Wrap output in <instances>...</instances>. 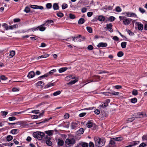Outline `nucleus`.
<instances>
[{
  "mask_svg": "<svg viewBox=\"0 0 147 147\" xmlns=\"http://www.w3.org/2000/svg\"><path fill=\"white\" fill-rule=\"evenodd\" d=\"M111 140L109 144L106 146V147H116V144L115 141H120L123 139L122 137H118L113 138Z\"/></svg>",
  "mask_w": 147,
  "mask_h": 147,
  "instance_id": "1",
  "label": "nucleus"
},
{
  "mask_svg": "<svg viewBox=\"0 0 147 147\" xmlns=\"http://www.w3.org/2000/svg\"><path fill=\"white\" fill-rule=\"evenodd\" d=\"M133 116H134V117L128 119V120H127V123L133 121L135 119V117L136 118H141L147 117V115L144 113L139 112L137 114H134L133 115Z\"/></svg>",
  "mask_w": 147,
  "mask_h": 147,
  "instance_id": "2",
  "label": "nucleus"
},
{
  "mask_svg": "<svg viewBox=\"0 0 147 147\" xmlns=\"http://www.w3.org/2000/svg\"><path fill=\"white\" fill-rule=\"evenodd\" d=\"M95 145L98 147H101L103 146L105 142V140L103 138L95 139Z\"/></svg>",
  "mask_w": 147,
  "mask_h": 147,
  "instance_id": "3",
  "label": "nucleus"
},
{
  "mask_svg": "<svg viewBox=\"0 0 147 147\" xmlns=\"http://www.w3.org/2000/svg\"><path fill=\"white\" fill-rule=\"evenodd\" d=\"M33 136L34 138L41 140L45 136V134L40 131H36L33 133Z\"/></svg>",
  "mask_w": 147,
  "mask_h": 147,
  "instance_id": "4",
  "label": "nucleus"
},
{
  "mask_svg": "<svg viewBox=\"0 0 147 147\" xmlns=\"http://www.w3.org/2000/svg\"><path fill=\"white\" fill-rule=\"evenodd\" d=\"M65 144L68 146H70L76 143L75 139L73 138H67L65 141Z\"/></svg>",
  "mask_w": 147,
  "mask_h": 147,
  "instance_id": "5",
  "label": "nucleus"
},
{
  "mask_svg": "<svg viewBox=\"0 0 147 147\" xmlns=\"http://www.w3.org/2000/svg\"><path fill=\"white\" fill-rule=\"evenodd\" d=\"M132 21V19L125 18L123 21V23L124 25H128Z\"/></svg>",
  "mask_w": 147,
  "mask_h": 147,
  "instance_id": "6",
  "label": "nucleus"
},
{
  "mask_svg": "<svg viewBox=\"0 0 147 147\" xmlns=\"http://www.w3.org/2000/svg\"><path fill=\"white\" fill-rule=\"evenodd\" d=\"M112 24L110 23L106 25V27H105V28L106 29V30H108L110 32H113V30L112 28Z\"/></svg>",
  "mask_w": 147,
  "mask_h": 147,
  "instance_id": "7",
  "label": "nucleus"
},
{
  "mask_svg": "<svg viewBox=\"0 0 147 147\" xmlns=\"http://www.w3.org/2000/svg\"><path fill=\"white\" fill-rule=\"evenodd\" d=\"M127 16L129 17H137V16L135 13L130 12H128L126 13Z\"/></svg>",
  "mask_w": 147,
  "mask_h": 147,
  "instance_id": "8",
  "label": "nucleus"
},
{
  "mask_svg": "<svg viewBox=\"0 0 147 147\" xmlns=\"http://www.w3.org/2000/svg\"><path fill=\"white\" fill-rule=\"evenodd\" d=\"M79 37H81L80 35H78V36L75 37H71V38H72V40L75 42H80V40L79 39L80 38Z\"/></svg>",
  "mask_w": 147,
  "mask_h": 147,
  "instance_id": "9",
  "label": "nucleus"
},
{
  "mask_svg": "<svg viewBox=\"0 0 147 147\" xmlns=\"http://www.w3.org/2000/svg\"><path fill=\"white\" fill-rule=\"evenodd\" d=\"M139 143V141L137 142L136 141L132 142H130V144L127 146H126L125 147H132L134 146H135L138 144Z\"/></svg>",
  "mask_w": 147,
  "mask_h": 147,
  "instance_id": "10",
  "label": "nucleus"
},
{
  "mask_svg": "<svg viewBox=\"0 0 147 147\" xmlns=\"http://www.w3.org/2000/svg\"><path fill=\"white\" fill-rule=\"evenodd\" d=\"M107 44L106 43H104L101 42L99 43L97 45V47H106L107 46Z\"/></svg>",
  "mask_w": 147,
  "mask_h": 147,
  "instance_id": "11",
  "label": "nucleus"
},
{
  "mask_svg": "<svg viewBox=\"0 0 147 147\" xmlns=\"http://www.w3.org/2000/svg\"><path fill=\"white\" fill-rule=\"evenodd\" d=\"M53 22V21L52 20H48L43 24L45 26H49L51 23Z\"/></svg>",
  "mask_w": 147,
  "mask_h": 147,
  "instance_id": "12",
  "label": "nucleus"
},
{
  "mask_svg": "<svg viewBox=\"0 0 147 147\" xmlns=\"http://www.w3.org/2000/svg\"><path fill=\"white\" fill-rule=\"evenodd\" d=\"M35 74L34 71H32L30 72L28 75L27 77L29 78H33L35 76Z\"/></svg>",
  "mask_w": 147,
  "mask_h": 147,
  "instance_id": "13",
  "label": "nucleus"
},
{
  "mask_svg": "<svg viewBox=\"0 0 147 147\" xmlns=\"http://www.w3.org/2000/svg\"><path fill=\"white\" fill-rule=\"evenodd\" d=\"M64 141L62 139H58L57 140V145L58 146H62L64 144Z\"/></svg>",
  "mask_w": 147,
  "mask_h": 147,
  "instance_id": "14",
  "label": "nucleus"
},
{
  "mask_svg": "<svg viewBox=\"0 0 147 147\" xmlns=\"http://www.w3.org/2000/svg\"><path fill=\"white\" fill-rule=\"evenodd\" d=\"M137 24L138 28V29L140 30H142L143 29V25L142 24H139L138 23H136Z\"/></svg>",
  "mask_w": 147,
  "mask_h": 147,
  "instance_id": "15",
  "label": "nucleus"
},
{
  "mask_svg": "<svg viewBox=\"0 0 147 147\" xmlns=\"http://www.w3.org/2000/svg\"><path fill=\"white\" fill-rule=\"evenodd\" d=\"M78 126V123L76 122H73L71 123V127L72 129H74Z\"/></svg>",
  "mask_w": 147,
  "mask_h": 147,
  "instance_id": "16",
  "label": "nucleus"
},
{
  "mask_svg": "<svg viewBox=\"0 0 147 147\" xmlns=\"http://www.w3.org/2000/svg\"><path fill=\"white\" fill-rule=\"evenodd\" d=\"M18 26L17 24H15L13 26H8V30L9 29L12 30L18 28Z\"/></svg>",
  "mask_w": 147,
  "mask_h": 147,
  "instance_id": "17",
  "label": "nucleus"
},
{
  "mask_svg": "<svg viewBox=\"0 0 147 147\" xmlns=\"http://www.w3.org/2000/svg\"><path fill=\"white\" fill-rule=\"evenodd\" d=\"M68 68L67 67H63L60 68L59 70V73H61L64 72L67 70Z\"/></svg>",
  "mask_w": 147,
  "mask_h": 147,
  "instance_id": "18",
  "label": "nucleus"
},
{
  "mask_svg": "<svg viewBox=\"0 0 147 147\" xmlns=\"http://www.w3.org/2000/svg\"><path fill=\"white\" fill-rule=\"evenodd\" d=\"M98 17V20L100 21H103L105 20V17L102 16H99Z\"/></svg>",
  "mask_w": 147,
  "mask_h": 147,
  "instance_id": "19",
  "label": "nucleus"
},
{
  "mask_svg": "<svg viewBox=\"0 0 147 147\" xmlns=\"http://www.w3.org/2000/svg\"><path fill=\"white\" fill-rule=\"evenodd\" d=\"M53 130H48L45 131V133L49 136H52L53 135Z\"/></svg>",
  "mask_w": 147,
  "mask_h": 147,
  "instance_id": "20",
  "label": "nucleus"
},
{
  "mask_svg": "<svg viewBox=\"0 0 147 147\" xmlns=\"http://www.w3.org/2000/svg\"><path fill=\"white\" fill-rule=\"evenodd\" d=\"M53 8L55 10H57L59 9V7L58 3H54L53 5Z\"/></svg>",
  "mask_w": 147,
  "mask_h": 147,
  "instance_id": "21",
  "label": "nucleus"
},
{
  "mask_svg": "<svg viewBox=\"0 0 147 147\" xmlns=\"http://www.w3.org/2000/svg\"><path fill=\"white\" fill-rule=\"evenodd\" d=\"M39 26V28L38 29L40 31H44L46 29V28H45V26L43 24H42V25H40V26Z\"/></svg>",
  "mask_w": 147,
  "mask_h": 147,
  "instance_id": "22",
  "label": "nucleus"
},
{
  "mask_svg": "<svg viewBox=\"0 0 147 147\" xmlns=\"http://www.w3.org/2000/svg\"><path fill=\"white\" fill-rule=\"evenodd\" d=\"M8 124L9 125H16V126H17V127H20L21 126V125L20 124V123H10L8 122Z\"/></svg>",
  "mask_w": 147,
  "mask_h": 147,
  "instance_id": "23",
  "label": "nucleus"
},
{
  "mask_svg": "<svg viewBox=\"0 0 147 147\" xmlns=\"http://www.w3.org/2000/svg\"><path fill=\"white\" fill-rule=\"evenodd\" d=\"M49 55L47 54H45L40 56L38 57V59H40L42 58H46L49 57Z\"/></svg>",
  "mask_w": 147,
  "mask_h": 147,
  "instance_id": "24",
  "label": "nucleus"
},
{
  "mask_svg": "<svg viewBox=\"0 0 147 147\" xmlns=\"http://www.w3.org/2000/svg\"><path fill=\"white\" fill-rule=\"evenodd\" d=\"M49 55L47 54H45L40 56L38 57V59H40L42 58H46L49 57Z\"/></svg>",
  "mask_w": 147,
  "mask_h": 147,
  "instance_id": "25",
  "label": "nucleus"
},
{
  "mask_svg": "<svg viewBox=\"0 0 147 147\" xmlns=\"http://www.w3.org/2000/svg\"><path fill=\"white\" fill-rule=\"evenodd\" d=\"M36 85L37 86H41L42 87H43L44 86V83L42 81L38 82L36 83Z\"/></svg>",
  "mask_w": 147,
  "mask_h": 147,
  "instance_id": "26",
  "label": "nucleus"
},
{
  "mask_svg": "<svg viewBox=\"0 0 147 147\" xmlns=\"http://www.w3.org/2000/svg\"><path fill=\"white\" fill-rule=\"evenodd\" d=\"M85 21V20L84 18H81L79 20L78 23L80 24H82L84 23Z\"/></svg>",
  "mask_w": 147,
  "mask_h": 147,
  "instance_id": "27",
  "label": "nucleus"
},
{
  "mask_svg": "<svg viewBox=\"0 0 147 147\" xmlns=\"http://www.w3.org/2000/svg\"><path fill=\"white\" fill-rule=\"evenodd\" d=\"M50 140V139L46 140V143L49 146H51L52 144V143Z\"/></svg>",
  "mask_w": 147,
  "mask_h": 147,
  "instance_id": "28",
  "label": "nucleus"
},
{
  "mask_svg": "<svg viewBox=\"0 0 147 147\" xmlns=\"http://www.w3.org/2000/svg\"><path fill=\"white\" fill-rule=\"evenodd\" d=\"M78 80L77 79H75V80H74L73 81H71L70 82L67 83V84H71L72 85L74 84L76 82H77L78 81Z\"/></svg>",
  "mask_w": 147,
  "mask_h": 147,
  "instance_id": "29",
  "label": "nucleus"
},
{
  "mask_svg": "<svg viewBox=\"0 0 147 147\" xmlns=\"http://www.w3.org/2000/svg\"><path fill=\"white\" fill-rule=\"evenodd\" d=\"M75 77L72 76H67L65 78V80H68L71 79H75Z\"/></svg>",
  "mask_w": 147,
  "mask_h": 147,
  "instance_id": "30",
  "label": "nucleus"
},
{
  "mask_svg": "<svg viewBox=\"0 0 147 147\" xmlns=\"http://www.w3.org/2000/svg\"><path fill=\"white\" fill-rule=\"evenodd\" d=\"M127 42H122L121 43V46L122 48H126Z\"/></svg>",
  "mask_w": 147,
  "mask_h": 147,
  "instance_id": "31",
  "label": "nucleus"
},
{
  "mask_svg": "<svg viewBox=\"0 0 147 147\" xmlns=\"http://www.w3.org/2000/svg\"><path fill=\"white\" fill-rule=\"evenodd\" d=\"M57 71L56 70V69H53L52 70L50 71L47 74H48V76L49 75H52L53 74V73L54 72H56Z\"/></svg>",
  "mask_w": 147,
  "mask_h": 147,
  "instance_id": "32",
  "label": "nucleus"
},
{
  "mask_svg": "<svg viewBox=\"0 0 147 147\" xmlns=\"http://www.w3.org/2000/svg\"><path fill=\"white\" fill-rule=\"evenodd\" d=\"M13 137L11 135H8L7 136L6 138L7 140L8 141H10L13 139Z\"/></svg>",
  "mask_w": 147,
  "mask_h": 147,
  "instance_id": "33",
  "label": "nucleus"
},
{
  "mask_svg": "<svg viewBox=\"0 0 147 147\" xmlns=\"http://www.w3.org/2000/svg\"><path fill=\"white\" fill-rule=\"evenodd\" d=\"M131 102L133 103H136L137 101V99L136 98H134L130 99Z\"/></svg>",
  "mask_w": 147,
  "mask_h": 147,
  "instance_id": "34",
  "label": "nucleus"
},
{
  "mask_svg": "<svg viewBox=\"0 0 147 147\" xmlns=\"http://www.w3.org/2000/svg\"><path fill=\"white\" fill-rule=\"evenodd\" d=\"M11 132L13 134H15L18 133V129H14L11 130Z\"/></svg>",
  "mask_w": 147,
  "mask_h": 147,
  "instance_id": "35",
  "label": "nucleus"
},
{
  "mask_svg": "<svg viewBox=\"0 0 147 147\" xmlns=\"http://www.w3.org/2000/svg\"><path fill=\"white\" fill-rule=\"evenodd\" d=\"M84 131V129L83 128H81L78 131V134H82Z\"/></svg>",
  "mask_w": 147,
  "mask_h": 147,
  "instance_id": "36",
  "label": "nucleus"
},
{
  "mask_svg": "<svg viewBox=\"0 0 147 147\" xmlns=\"http://www.w3.org/2000/svg\"><path fill=\"white\" fill-rule=\"evenodd\" d=\"M86 125L88 128H90L92 126V124L90 121H88Z\"/></svg>",
  "mask_w": 147,
  "mask_h": 147,
  "instance_id": "37",
  "label": "nucleus"
},
{
  "mask_svg": "<svg viewBox=\"0 0 147 147\" xmlns=\"http://www.w3.org/2000/svg\"><path fill=\"white\" fill-rule=\"evenodd\" d=\"M15 54V51H12L10 52L9 56L11 57H13Z\"/></svg>",
  "mask_w": 147,
  "mask_h": 147,
  "instance_id": "38",
  "label": "nucleus"
},
{
  "mask_svg": "<svg viewBox=\"0 0 147 147\" xmlns=\"http://www.w3.org/2000/svg\"><path fill=\"white\" fill-rule=\"evenodd\" d=\"M132 94L135 96L137 95L138 94V92L137 90H134L132 92Z\"/></svg>",
  "mask_w": 147,
  "mask_h": 147,
  "instance_id": "39",
  "label": "nucleus"
},
{
  "mask_svg": "<svg viewBox=\"0 0 147 147\" xmlns=\"http://www.w3.org/2000/svg\"><path fill=\"white\" fill-rule=\"evenodd\" d=\"M127 31V33L129 34V35L131 36H133L134 35V34L130 30H126Z\"/></svg>",
  "mask_w": 147,
  "mask_h": 147,
  "instance_id": "40",
  "label": "nucleus"
},
{
  "mask_svg": "<svg viewBox=\"0 0 147 147\" xmlns=\"http://www.w3.org/2000/svg\"><path fill=\"white\" fill-rule=\"evenodd\" d=\"M123 55V53L122 51H119L117 53V55L119 57H121Z\"/></svg>",
  "mask_w": 147,
  "mask_h": 147,
  "instance_id": "41",
  "label": "nucleus"
},
{
  "mask_svg": "<svg viewBox=\"0 0 147 147\" xmlns=\"http://www.w3.org/2000/svg\"><path fill=\"white\" fill-rule=\"evenodd\" d=\"M61 91H57L55 92H54L53 95L54 96H57L60 93H61Z\"/></svg>",
  "mask_w": 147,
  "mask_h": 147,
  "instance_id": "42",
  "label": "nucleus"
},
{
  "mask_svg": "<svg viewBox=\"0 0 147 147\" xmlns=\"http://www.w3.org/2000/svg\"><path fill=\"white\" fill-rule=\"evenodd\" d=\"M52 4L51 3H47L46 5V7L48 9H50L52 7Z\"/></svg>",
  "mask_w": 147,
  "mask_h": 147,
  "instance_id": "43",
  "label": "nucleus"
},
{
  "mask_svg": "<svg viewBox=\"0 0 147 147\" xmlns=\"http://www.w3.org/2000/svg\"><path fill=\"white\" fill-rule=\"evenodd\" d=\"M57 15L58 17L60 18L64 16L63 13L61 12L57 13Z\"/></svg>",
  "mask_w": 147,
  "mask_h": 147,
  "instance_id": "44",
  "label": "nucleus"
},
{
  "mask_svg": "<svg viewBox=\"0 0 147 147\" xmlns=\"http://www.w3.org/2000/svg\"><path fill=\"white\" fill-rule=\"evenodd\" d=\"M30 9L29 7H25L24 11L26 13H28L30 12Z\"/></svg>",
  "mask_w": 147,
  "mask_h": 147,
  "instance_id": "45",
  "label": "nucleus"
},
{
  "mask_svg": "<svg viewBox=\"0 0 147 147\" xmlns=\"http://www.w3.org/2000/svg\"><path fill=\"white\" fill-rule=\"evenodd\" d=\"M107 106V105L105 104L104 102H102L101 105H100V107L103 108H105Z\"/></svg>",
  "mask_w": 147,
  "mask_h": 147,
  "instance_id": "46",
  "label": "nucleus"
},
{
  "mask_svg": "<svg viewBox=\"0 0 147 147\" xmlns=\"http://www.w3.org/2000/svg\"><path fill=\"white\" fill-rule=\"evenodd\" d=\"M86 29L88 32L90 33H91L92 32V28L90 27H87Z\"/></svg>",
  "mask_w": 147,
  "mask_h": 147,
  "instance_id": "47",
  "label": "nucleus"
},
{
  "mask_svg": "<svg viewBox=\"0 0 147 147\" xmlns=\"http://www.w3.org/2000/svg\"><path fill=\"white\" fill-rule=\"evenodd\" d=\"M8 119L10 121H12L16 120V118L14 117H9Z\"/></svg>",
  "mask_w": 147,
  "mask_h": 147,
  "instance_id": "48",
  "label": "nucleus"
},
{
  "mask_svg": "<svg viewBox=\"0 0 147 147\" xmlns=\"http://www.w3.org/2000/svg\"><path fill=\"white\" fill-rule=\"evenodd\" d=\"M54 85L53 83H49L47 84L45 86V88H47L53 86Z\"/></svg>",
  "mask_w": 147,
  "mask_h": 147,
  "instance_id": "49",
  "label": "nucleus"
},
{
  "mask_svg": "<svg viewBox=\"0 0 147 147\" xmlns=\"http://www.w3.org/2000/svg\"><path fill=\"white\" fill-rule=\"evenodd\" d=\"M24 112V111H22V112H16L12 113V115H16L18 114H20L21 113H22Z\"/></svg>",
  "mask_w": 147,
  "mask_h": 147,
  "instance_id": "50",
  "label": "nucleus"
},
{
  "mask_svg": "<svg viewBox=\"0 0 147 147\" xmlns=\"http://www.w3.org/2000/svg\"><path fill=\"white\" fill-rule=\"evenodd\" d=\"M119 94V93L118 92H110V94L114 95H117Z\"/></svg>",
  "mask_w": 147,
  "mask_h": 147,
  "instance_id": "51",
  "label": "nucleus"
},
{
  "mask_svg": "<svg viewBox=\"0 0 147 147\" xmlns=\"http://www.w3.org/2000/svg\"><path fill=\"white\" fill-rule=\"evenodd\" d=\"M67 7V4L63 3L62 5V8L63 9H64Z\"/></svg>",
  "mask_w": 147,
  "mask_h": 147,
  "instance_id": "52",
  "label": "nucleus"
},
{
  "mask_svg": "<svg viewBox=\"0 0 147 147\" xmlns=\"http://www.w3.org/2000/svg\"><path fill=\"white\" fill-rule=\"evenodd\" d=\"M147 145L145 143L143 142L140 144L139 146V147H144L146 146Z\"/></svg>",
  "mask_w": 147,
  "mask_h": 147,
  "instance_id": "53",
  "label": "nucleus"
},
{
  "mask_svg": "<svg viewBox=\"0 0 147 147\" xmlns=\"http://www.w3.org/2000/svg\"><path fill=\"white\" fill-rule=\"evenodd\" d=\"M116 11L117 12H120L121 9L119 7H117L115 8Z\"/></svg>",
  "mask_w": 147,
  "mask_h": 147,
  "instance_id": "54",
  "label": "nucleus"
},
{
  "mask_svg": "<svg viewBox=\"0 0 147 147\" xmlns=\"http://www.w3.org/2000/svg\"><path fill=\"white\" fill-rule=\"evenodd\" d=\"M139 11L141 13H143L145 12V10L143 8L141 7H139Z\"/></svg>",
  "mask_w": 147,
  "mask_h": 147,
  "instance_id": "55",
  "label": "nucleus"
},
{
  "mask_svg": "<svg viewBox=\"0 0 147 147\" xmlns=\"http://www.w3.org/2000/svg\"><path fill=\"white\" fill-rule=\"evenodd\" d=\"M49 121L48 119H44V121H42V122L37 123V124H40V123H44L46 122H47Z\"/></svg>",
  "mask_w": 147,
  "mask_h": 147,
  "instance_id": "56",
  "label": "nucleus"
},
{
  "mask_svg": "<svg viewBox=\"0 0 147 147\" xmlns=\"http://www.w3.org/2000/svg\"><path fill=\"white\" fill-rule=\"evenodd\" d=\"M0 79L2 80H6L7 78L4 75H2L0 76Z\"/></svg>",
  "mask_w": 147,
  "mask_h": 147,
  "instance_id": "57",
  "label": "nucleus"
},
{
  "mask_svg": "<svg viewBox=\"0 0 147 147\" xmlns=\"http://www.w3.org/2000/svg\"><path fill=\"white\" fill-rule=\"evenodd\" d=\"M39 112V110H33L32 111L31 113L37 114Z\"/></svg>",
  "mask_w": 147,
  "mask_h": 147,
  "instance_id": "58",
  "label": "nucleus"
},
{
  "mask_svg": "<svg viewBox=\"0 0 147 147\" xmlns=\"http://www.w3.org/2000/svg\"><path fill=\"white\" fill-rule=\"evenodd\" d=\"M110 92H102L101 93L102 94H104V95H105V96H109V94H110Z\"/></svg>",
  "mask_w": 147,
  "mask_h": 147,
  "instance_id": "59",
  "label": "nucleus"
},
{
  "mask_svg": "<svg viewBox=\"0 0 147 147\" xmlns=\"http://www.w3.org/2000/svg\"><path fill=\"white\" fill-rule=\"evenodd\" d=\"M1 113L2 116H5L8 114V112L7 111H1Z\"/></svg>",
  "mask_w": 147,
  "mask_h": 147,
  "instance_id": "60",
  "label": "nucleus"
},
{
  "mask_svg": "<svg viewBox=\"0 0 147 147\" xmlns=\"http://www.w3.org/2000/svg\"><path fill=\"white\" fill-rule=\"evenodd\" d=\"M69 17L70 19H74L75 18V16L71 13H70L69 14Z\"/></svg>",
  "mask_w": 147,
  "mask_h": 147,
  "instance_id": "61",
  "label": "nucleus"
},
{
  "mask_svg": "<svg viewBox=\"0 0 147 147\" xmlns=\"http://www.w3.org/2000/svg\"><path fill=\"white\" fill-rule=\"evenodd\" d=\"M110 100L109 99H107L104 102L105 104L107 106L108 105V104L110 102Z\"/></svg>",
  "mask_w": 147,
  "mask_h": 147,
  "instance_id": "62",
  "label": "nucleus"
},
{
  "mask_svg": "<svg viewBox=\"0 0 147 147\" xmlns=\"http://www.w3.org/2000/svg\"><path fill=\"white\" fill-rule=\"evenodd\" d=\"M142 140H147V135H144L142 137Z\"/></svg>",
  "mask_w": 147,
  "mask_h": 147,
  "instance_id": "63",
  "label": "nucleus"
},
{
  "mask_svg": "<svg viewBox=\"0 0 147 147\" xmlns=\"http://www.w3.org/2000/svg\"><path fill=\"white\" fill-rule=\"evenodd\" d=\"M82 147H88V144L86 143H83L82 144Z\"/></svg>",
  "mask_w": 147,
  "mask_h": 147,
  "instance_id": "64",
  "label": "nucleus"
}]
</instances>
